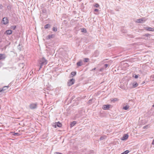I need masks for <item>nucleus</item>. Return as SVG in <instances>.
I'll list each match as a JSON object with an SVG mask.
<instances>
[{
    "instance_id": "obj_38",
    "label": "nucleus",
    "mask_w": 154,
    "mask_h": 154,
    "mask_svg": "<svg viewBox=\"0 0 154 154\" xmlns=\"http://www.w3.org/2000/svg\"><path fill=\"white\" fill-rule=\"evenodd\" d=\"M43 65H42V64L40 63V68H39V69H40L42 68V66Z\"/></svg>"
},
{
    "instance_id": "obj_23",
    "label": "nucleus",
    "mask_w": 154,
    "mask_h": 154,
    "mask_svg": "<svg viewBox=\"0 0 154 154\" xmlns=\"http://www.w3.org/2000/svg\"><path fill=\"white\" fill-rule=\"evenodd\" d=\"M94 6L96 8H98L99 6V5L97 3H96L94 5Z\"/></svg>"
},
{
    "instance_id": "obj_21",
    "label": "nucleus",
    "mask_w": 154,
    "mask_h": 154,
    "mask_svg": "<svg viewBox=\"0 0 154 154\" xmlns=\"http://www.w3.org/2000/svg\"><path fill=\"white\" fill-rule=\"evenodd\" d=\"M129 152V151L128 150H127L125 152H124L123 153L124 154H127Z\"/></svg>"
},
{
    "instance_id": "obj_13",
    "label": "nucleus",
    "mask_w": 154,
    "mask_h": 154,
    "mask_svg": "<svg viewBox=\"0 0 154 154\" xmlns=\"http://www.w3.org/2000/svg\"><path fill=\"white\" fill-rule=\"evenodd\" d=\"M76 123V122L75 121H73L70 124V127H73L74 126Z\"/></svg>"
},
{
    "instance_id": "obj_35",
    "label": "nucleus",
    "mask_w": 154,
    "mask_h": 154,
    "mask_svg": "<svg viewBox=\"0 0 154 154\" xmlns=\"http://www.w3.org/2000/svg\"><path fill=\"white\" fill-rule=\"evenodd\" d=\"M3 65V63L2 62H0V67L2 66Z\"/></svg>"
},
{
    "instance_id": "obj_12",
    "label": "nucleus",
    "mask_w": 154,
    "mask_h": 154,
    "mask_svg": "<svg viewBox=\"0 0 154 154\" xmlns=\"http://www.w3.org/2000/svg\"><path fill=\"white\" fill-rule=\"evenodd\" d=\"M12 30L11 29L8 30H6L5 32L8 35H10L12 33Z\"/></svg>"
},
{
    "instance_id": "obj_2",
    "label": "nucleus",
    "mask_w": 154,
    "mask_h": 154,
    "mask_svg": "<svg viewBox=\"0 0 154 154\" xmlns=\"http://www.w3.org/2000/svg\"><path fill=\"white\" fill-rule=\"evenodd\" d=\"M75 80L72 78L70 79L69 82H68L67 84L69 86H71L74 84L75 82Z\"/></svg>"
},
{
    "instance_id": "obj_36",
    "label": "nucleus",
    "mask_w": 154,
    "mask_h": 154,
    "mask_svg": "<svg viewBox=\"0 0 154 154\" xmlns=\"http://www.w3.org/2000/svg\"><path fill=\"white\" fill-rule=\"evenodd\" d=\"M94 11L95 12H98V11H99V10L97 9H95L94 10Z\"/></svg>"
},
{
    "instance_id": "obj_14",
    "label": "nucleus",
    "mask_w": 154,
    "mask_h": 154,
    "mask_svg": "<svg viewBox=\"0 0 154 154\" xmlns=\"http://www.w3.org/2000/svg\"><path fill=\"white\" fill-rule=\"evenodd\" d=\"M83 64L82 62L81 61H79L77 63V65L78 66H82Z\"/></svg>"
},
{
    "instance_id": "obj_19",
    "label": "nucleus",
    "mask_w": 154,
    "mask_h": 154,
    "mask_svg": "<svg viewBox=\"0 0 154 154\" xmlns=\"http://www.w3.org/2000/svg\"><path fill=\"white\" fill-rule=\"evenodd\" d=\"M76 74V72H72L71 73V75L72 76V77H73V76H75Z\"/></svg>"
},
{
    "instance_id": "obj_26",
    "label": "nucleus",
    "mask_w": 154,
    "mask_h": 154,
    "mask_svg": "<svg viewBox=\"0 0 154 154\" xmlns=\"http://www.w3.org/2000/svg\"><path fill=\"white\" fill-rule=\"evenodd\" d=\"M16 27V26H11V28L13 29H15Z\"/></svg>"
},
{
    "instance_id": "obj_43",
    "label": "nucleus",
    "mask_w": 154,
    "mask_h": 154,
    "mask_svg": "<svg viewBox=\"0 0 154 154\" xmlns=\"http://www.w3.org/2000/svg\"><path fill=\"white\" fill-rule=\"evenodd\" d=\"M152 107H154V104L152 105Z\"/></svg>"
},
{
    "instance_id": "obj_6",
    "label": "nucleus",
    "mask_w": 154,
    "mask_h": 154,
    "mask_svg": "<svg viewBox=\"0 0 154 154\" xmlns=\"http://www.w3.org/2000/svg\"><path fill=\"white\" fill-rule=\"evenodd\" d=\"M128 134H125L121 138L122 140H126L128 138Z\"/></svg>"
},
{
    "instance_id": "obj_24",
    "label": "nucleus",
    "mask_w": 154,
    "mask_h": 154,
    "mask_svg": "<svg viewBox=\"0 0 154 154\" xmlns=\"http://www.w3.org/2000/svg\"><path fill=\"white\" fill-rule=\"evenodd\" d=\"M52 30L56 32L57 31V28L54 27L52 29Z\"/></svg>"
},
{
    "instance_id": "obj_30",
    "label": "nucleus",
    "mask_w": 154,
    "mask_h": 154,
    "mask_svg": "<svg viewBox=\"0 0 154 154\" xmlns=\"http://www.w3.org/2000/svg\"><path fill=\"white\" fill-rule=\"evenodd\" d=\"M19 134L17 133H14L13 134V135H17V136H18Z\"/></svg>"
},
{
    "instance_id": "obj_5",
    "label": "nucleus",
    "mask_w": 154,
    "mask_h": 154,
    "mask_svg": "<svg viewBox=\"0 0 154 154\" xmlns=\"http://www.w3.org/2000/svg\"><path fill=\"white\" fill-rule=\"evenodd\" d=\"M110 106V105H104L103 106L102 109L104 110H108L109 109Z\"/></svg>"
},
{
    "instance_id": "obj_39",
    "label": "nucleus",
    "mask_w": 154,
    "mask_h": 154,
    "mask_svg": "<svg viewBox=\"0 0 154 154\" xmlns=\"http://www.w3.org/2000/svg\"><path fill=\"white\" fill-rule=\"evenodd\" d=\"M96 69V68H94L93 69H92V70H91V71L95 70Z\"/></svg>"
},
{
    "instance_id": "obj_8",
    "label": "nucleus",
    "mask_w": 154,
    "mask_h": 154,
    "mask_svg": "<svg viewBox=\"0 0 154 154\" xmlns=\"http://www.w3.org/2000/svg\"><path fill=\"white\" fill-rule=\"evenodd\" d=\"M9 86H4L2 88H0V92H2L3 91H4L7 89Z\"/></svg>"
},
{
    "instance_id": "obj_34",
    "label": "nucleus",
    "mask_w": 154,
    "mask_h": 154,
    "mask_svg": "<svg viewBox=\"0 0 154 154\" xmlns=\"http://www.w3.org/2000/svg\"><path fill=\"white\" fill-rule=\"evenodd\" d=\"M104 66H105V68H107L108 66V64H105L104 65Z\"/></svg>"
},
{
    "instance_id": "obj_45",
    "label": "nucleus",
    "mask_w": 154,
    "mask_h": 154,
    "mask_svg": "<svg viewBox=\"0 0 154 154\" xmlns=\"http://www.w3.org/2000/svg\"><path fill=\"white\" fill-rule=\"evenodd\" d=\"M90 100H89V101H90Z\"/></svg>"
},
{
    "instance_id": "obj_10",
    "label": "nucleus",
    "mask_w": 154,
    "mask_h": 154,
    "mask_svg": "<svg viewBox=\"0 0 154 154\" xmlns=\"http://www.w3.org/2000/svg\"><path fill=\"white\" fill-rule=\"evenodd\" d=\"M6 56L5 54H0V60L4 59L5 58Z\"/></svg>"
},
{
    "instance_id": "obj_20",
    "label": "nucleus",
    "mask_w": 154,
    "mask_h": 154,
    "mask_svg": "<svg viewBox=\"0 0 154 154\" xmlns=\"http://www.w3.org/2000/svg\"><path fill=\"white\" fill-rule=\"evenodd\" d=\"M89 59L88 58H84V62H88Z\"/></svg>"
},
{
    "instance_id": "obj_42",
    "label": "nucleus",
    "mask_w": 154,
    "mask_h": 154,
    "mask_svg": "<svg viewBox=\"0 0 154 154\" xmlns=\"http://www.w3.org/2000/svg\"><path fill=\"white\" fill-rule=\"evenodd\" d=\"M100 71H102V69H100Z\"/></svg>"
},
{
    "instance_id": "obj_4",
    "label": "nucleus",
    "mask_w": 154,
    "mask_h": 154,
    "mask_svg": "<svg viewBox=\"0 0 154 154\" xmlns=\"http://www.w3.org/2000/svg\"><path fill=\"white\" fill-rule=\"evenodd\" d=\"M47 60L45 59L43 57L42 60V62L41 63V64H42V65H46L47 64Z\"/></svg>"
},
{
    "instance_id": "obj_7",
    "label": "nucleus",
    "mask_w": 154,
    "mask_h": 154,
    "mask_svg": "<svg viewBox=\"0 0 154 154\" xmlns=\"http://www.w3.org/2000/svg\"><path fill=\"white\" fill-rule=\"evenodd\" d=\"M146 19L143 18L141 19H138L137 20V22L138 23H141L142 22H145L146 20Z\"/></svg>"
},
{
    "instance_id": "obj_11",
    "label": "nucleus",
    "mask_w": 154,
    "mask_h": 154,
    "mask_svg": "<svg viewBox=\"0 0 154 154\" xmlns=\"http://www.w3.org/2000/svg\"><path fill=\"white\" fill-rule=\"evenodd\" d=\"M132 88H134L137 87L138 86V84L137 82H134L132 84Z\"/></svg>"
},
{
    "instance_id": "obj_31",
    "label": "nucleus",
    "mask_w": 154,
    "mask_h": 154,
    "mask_svg": "<svg viewBox=\"0 0 154 154\" xmlns=\"http://www.w3.org/2000/svg\"><path fill=\"white\" fill-rule=\"evenodd\" d=\"M117 98H114L112 99V101H116L117 100Z\"/></svg>"
},
{
    "instance_id": "obj_18",
    "label": "nucleus",
    "mask_w": 154,
    "mask_h": 154,
    "mask_svg": "<svg viewBox=\"0 0 154 154\" xmlns=\"http://www.w3.org/2000/svg\"><path fill=\"white\" fill-rule=\"evenodd\" d=\"M50 25L49 24H47L44 27L45 29H48L50 27Z\"/></svg>"
},
{
    "instance_id": "obj_41",
    "label": "nucleus",
    "mask_w": 154,
    "mask_h": 154,
    "mask_svg": "<svg viewBox=\"0 0 154 154\" xmlns=\"http://www.w3.org/2000/svg\"><path fill=\"white\" fill-rule=\"evenodd\" d=\"M3 7V6L2 5H0V8H2V7Z\"/></svg>"
},
{
    "instance_id": "obj_40",
    "label": "nucleus",
    "mask_w": 154,
    "mask_h": 154,
    "mask_svg": "<svg viewBox=\"0 0 154 154\" xmlns=\"http://www.w3.org/2000/svg\"><path fill=\"white\" fill-rule=\"evenodd\" d=\"M152 144L153 145L154 144V139L152 141Z\"/></svg>"
},
{
    "instance_id": "obj_28",
    "label": "nucleus",
    "mask_w": 154,
    "mask_h": 154,
    "mask_svg": "<svg viewBox=\"0 0 154 154\" xmlns=\"http://www.w3.org/2000/svg\"><path fill=\"white\" fill-rule=\"evenodd\" d=\"M149 126V125H146V126H144L143 127V128H144V129L147 128Z\"/></svg>"
},
{
    "instance_id": "obj_33",
    "label": "nucleus",
    "mask_w": 154,
    "mask_h": 154,
    "mask_svg": "<svg viewBox=\"0 0 154 154\" xmlns=\"http://www.w3.org/2000/svg\"><path fill=\"white\" fill-rule=\"evenodd\" d=\"M7 8L8 9H10L11 8V7L10 6H8L7 7Z\"/></svg>"
},
{
    "instance_id": "obj_22",
    "label": "nucleus",
    "mask_w": 154,
    "mask_h": 154,
    "mask_svg": "<svg viewBox=\"0 0 154 154\" xmlns=\"http://www.w3.org/2000/svg\"><path fill=\"white\" fill-rule=\"evenodd\" d=\"M82 32H87V31L85 29H82Z\"/></svg>"
},
{
    "instance_id": "obj_17",
    "label": "nucleus",
    "mask_w": 154,
    "mask_h": 154,
    "mask_svg": "<svg viewBox=\"0 0 154 154\" xmlns=\"http://www.w3.org/2000/svg\"><path fill=\"white\" fill-rule=\"evenodd\" d=\"M57 126L59 127H60L62 126L61 124L59 122L57 123Z\"/></svg>"
},
{
    "instance_id": "obj_44",
    "label": "nucleus",
    "mask_w": 154,
    "mask_h": 154,
    "mask_svg": "<svg viewBox=\"0 0 154 154\" xmlns=\"http://www.w3.org/2000/svg\"><path fill=\"white\" fill-rule=\"evenodd\" d=\"M121 154H124V153L123 152V153H121Z\"/></svg>"
},
{
    "instance_id": "obj_25",
    "label": "nucleus",
    "mask_w": 154,
    "mask_h": 154,
    "mask_svg": "<svg viewBox=\"0 0 154 154\" xmlns=\"http://www.w3.org/2000/svg\"><path fill=\"white\" fill-rule=\"evenodd\" d=\"M105 137V136H101L100 137V140H102L104 139Z\"/></svg>"
},
{
    "instance_id": "obj_15",
    "label": "nucleus",
    "mask_w": 154,
    "mask_h": 154,
    "mask_svg": "<svg viewBox=\"0 0 154 154\" xmlns=\"http://www.w3.org/2000/svg\"><path fill=\"white\" fill-rule=\"evenodd\" d=\"M54 36V34H51V35H49L47 37V39H50L51 38H52Z\"/></svg>"
},
{
    "instance_id": "obj_29",
    "label": "nucleus",
    "mask_w": 154,
    "mask_h": 154,
    "mask_svg": "<svg viewBox=\"0 0 154 154\" xmlns=\"http://www.w3.org/2000/svg\"><path fill=\"white\" fill-rule=\"evenodd\" d=\"M150 35V34H149L146 33V34L144 35V36H146V37H148V36H149Z\"/></svg>"
},
{
    "instance_id": "obj_37",
    "label": "nucleus",
    "mask_w": 154,
    "mask_h": 154,
    "mask_svg": "<svg viewBox=\"0 0 154 154\" xmlns=\"http://www.w3.org/2000/svg\"><path fill=\"white\" fill-rule=\"evenodd\" d=\"M138 77V76L137 75H135L134 76V78L136 79H137Z\"/></svg>"
},
{
    "instance_id": "obj_1",
    "label": "nucleus",
    "mask_w": 154,
    "mask_h": 154,
    "mask_svg": "<svg viewBox=\"0 0 154 154\" xmlns=\"http://www.w3.org/2000/svg\"><path fill=\"white\" fill-rule=\"evenodd\" d=\"M37 103H32L29 105V107L31 109H34L36 108Z\"/></svg>"
},
{
    "instance_id": "obj_16",
    "label": "nucleus",
    "mask_w": 154,
    "mask_h": 154,
    "mask_svg": "<svg viewBox=\"0 0 154 154\" xmlns=\"http://www.w3.org/2000/svg\"><path fill=\"white\" fill-rule=\"evenodd\" d=\"M129 108V106L128 105H126L125 106H124L123 109L125 110H128Z\"/></svg>"
},
{
    "instance_id": "obj_3",
    "label": "nucleus",
    "mask_w": 154,
    "mask_h": 154,
    "mask_svg": "<svg viewBox=\"0 0 154 154\" xmlns=\"http://www.w3.org/2000/svg\"><path fill=\"white\" fill-rule=\"evenodd\" d=\"M2 21L3 23L4 24L6 25L8 23V20L7 17H4L3 18Z\"/></svg>"
},
{
    "instance_id": "obj_9",
    "label": "nucleus",
    "mask_w": 154,
    "mask_h": 154,
    "mask_svg": "<svg viewBox=\"0 0 154 154\" xmlns=\"http://www.w3.org/2000/svg\"><path fill=\"white\" fill-rule=\"evenodd\" d=\"M147 31H154V28L151 27H146L144 28Z\"/></svg>"
},
{
    "instance_id": "obj_27",
    "label": "nucleus",
    "mask_w": 154,
    "mask_h": 154,
    "mask_svg": "<svg viewBox=\"0 0 154 154\" xmlns=\"http://www.w3.org/2000/svg\"><path fill=\"white\" fill-rule=\"evenodd\" d=\"M23 63H20L19 64V66H22V68H23Z\"/></svg>"
},
{
    "instance_id": "obj_32",
    "label": "nucleus",
    "mask_w": 154,
    "mask_h": 154,
    "mask_svg": "<svg viewBox=\"0 0 154 154\" xmlns=\"http://www.w3.org/2000/svg\"><path fill=\"white\" fill-rule=\"evenodd\" d=\"M54 154H63L61 153H60V152H56Z\"/></svg>"
}]
</instances>
